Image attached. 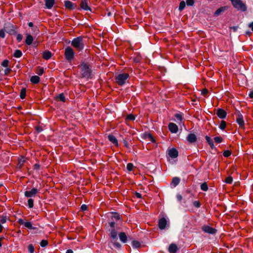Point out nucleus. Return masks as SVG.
Masks as SVG:
<instances>
[{"label":"nucleus","mask_w":253,"mask_h":253,"mask_svg":"<svg viewBox=\"0 0 253 253\" xmlns=\"http://www.w3.org/2000/svg\"><path fill=\"white\" fill-rule=\"evenodd\" d=\"M71 45L79 51L82 50L84 48L83 38L80 36L74 38L72 41Z\"/></svg>","instance_id":"1"},{"label":"nucleus","mask_w":253,"mask_h":253,"mask_svg":"<svg viewBox=\"0 0 253 253\" xmlns=\"http://www.w3.org/2000/svg\"><path fill=\"white\" fill-rule=\"evenodd\" d=\"M81 74L83 77L89 78L90 77L91 71L89 66L85 63H82L80 66Z\"/></svg>","instance_id":"2"},{"label":"nucleus","mask_w":253,"mask_h":253,"mask_svg":"<svg viewBox=\"0 0 253 253\" xmlns=\"http://www.w3.org/2000/svg\"><path fill=\"white\" fill-rule=\"evenodd\" d=\"M64 55L68 62H71L75 56V52L71 47H67L65 49Z\"/></svg>","instance_id":"3"},{"label":"nucleus","mask_w":253,"mask_h":253,"mask_svg":"<svg viewBox=\"0 0 253 253\" xmlns=\"http://www.w3.org/2000/svg\"><path fill=\"white\" fill-rule=\"evenodd\" d=\"M128 77L129 75L127 73L120 74L116 77V82L119 85H122L125 84Z\"/></svg>","instance_id":"4"},{"label":"nucleus","mask_w":253,"mask_h":253,"mask_svg":"<svg viewBox=\"0 0 253 253\" xmlns=\"http://www.w3.org/2000/svg\"><path fill=\"white\" fill-rule=\"evenodd\" d=\"M38 192L39 190L37 188H34L31 190L25 191L24 195L27 198L34 197Z\"/></svg>","instance_id":"5"},{"label":"nucleus","mask_w":253,"mask_h":253,"mask_svg":"<svg viewBox=\"0 0 253 253\" xmlns=\"http://www.w3.org/2000/svg\"><path fill=\"white\" fill-rule=\"evenodd\" d=\"M4 29L6 32L10 35H13L15 33L13 26L10 24L5 25L4 27Z\"/></svg>","instance_id":"6"},{"label":"nucleus","mask_w":253,"mask_h":253,"mask_svg":"<svg viewBox=\"0 0 253 253\" xmlns=\"http://www.w3.org/2000/svg\"><path fill=\"white\" fill-rule=\"evenodd\" d=\"M236 122L240 127H243L244 126V121L242 115L240 113L237 114V118L236 119Z\"/></svg>","instance_id":"7"},{"label":"nucleus","mask_w":253,"mask_h":253,"mask_svg":"<svg viewBox=\"0 0 253 253\" xmlns=\"http://www.w3.org/2000/svg\"><path fill=\"white\" fill-rule=\"evenodd\" d=\"M216 115L219 118L223 119L226 118L227 113L224 110L219 108L217 110Z\"/></svg>","instance_id":"8"},{"label":"nucleus","mask_w":253,"mask_h":253,"mask_svg":"<svg viewBox=\"0 0 253 253\" xmlns=\"http://www.w3.org/2000/svg\"><path fill=\"white\" fill-rule=\"evenodd\" d=\"M202 230L206 233H210V234H214L216 230L209 226H204L202 227Z\"/></svg>","instance_id":"9"},{"label":"nucleus","mask_w":253,"mask_h":253,"mask_svg":"<svg viewBox=\"0 0 253 253\" xmlns=\"http://www.w3.org/2000/svg\"><path fill=\"white\" fill-rule=\"evenodd\" d=\"M167 224V221L166 218H162L159 221V227L160 229L163 230L165 228Z\"/></svg>","instance_id":"10"},{"label":"nucleus","mask_w":253,"mask_h":253,"mask_svg":"<svg viewBox=\"0 0 253 253\" xmlns=\"http://www.w3.org/2000/svg\"><path fill=\"white\" fill-rule=\"evenodd\" d=\"M169 130L172 133H176L178 131V127L177 125L174 123H170L169 125Z\"/></svg>","instance_id":"11"},{"label":"nucleus","mask_w":253,"mask_h":253,"mask_svg":"<svg viewBox=\"0 0 253 253\" xmlns=\"http://www.w3.org/2000/svg\"><path fill=\"white\" fill-rule=\"evenodd\" d=\"M178 151L174 148L171 149L169 151L168 154L171 158H175L178 156Z\"/></svg>","instance_id":"12"},{"label":"nucleus","mask_w":253,"mask_h":253,"mask_svg":"<svg viewBox=\"0 0 253 253\" xmlns=\"http://www.w3.org/2000/svg\"><path fill=\"white\" fill-rule=\"evenodd\" d=\"M186 139L189 142L194 143L197 140V137L195 134L193 133H190L187 136Z\"/></svg>","instance_id":"13"},{"label":"nucleus","mask_w":253,"mask_h":253,"mask_svg":"<svg viewBox=\"0 0 253 253\" xmlns=\"http://www.w3.org/2000/svg\"><path fill=\"white\" fill-rule=\"evenodd\" d=\"M81 7L85 10H90L89 7L88 5L87 0H83L80 4Z\"/></svg>","instance_id":"14"},{"label":"nucleus","mask_w":253,"mask_h":253,"mask_svg":"<svg viewBox=\"0 0 253 253\" xmlns=\"http://www.w3.org/2000/svg\"><path fill=\"white\" fill-rule=\"evenodd\" d=\"M110 237L111 239H112L113 240H117V236H118V232L117 231L115 230V228H112L110 230Z\"/></svg>","instance_id":"15"},{"label":"nucleus","mask_w":253,"mask_h":253,"mask_svg":"<svg viewBox=\"0 0 253 253\" xmlns=\"http://www.w3.org/2000/svg\"><path fill=\"white\" fill-rule=\"evenodd\" d=\"M119 237L120 241L122 242L125 243L127 242V237L125 232H120L119 234Z\"/></svg>","instance_id":"16"},{"label":"nucleus","mask_w":253,"mask_h":253,"mask_svg":"<svg viewBox=\"0 0 253 253\" xmlns=\"http://www.w3.org/2000/svg\"><path fill=\"white\" fill-rule=\"evenodd\" d=\"M177 250V247L174 244H171L169 248V251L170 253H176Z\"/></svg>","instance_id":"17"},{"label":"nucleus","mask_w":253,"mask_h":253,"mask_svg":"<svg viewBox=\"0 0 253 253\" xmlns=\"http://www.w3.org/2000/svg\"><path fill=\"white\" fill-rule=\"evenodd\" d=\"M64 5L66 8L69 9H73L75 8L74 4L69 0L65 1Z\"/></svg>","instance_id":"18"},{"label":"nucleus","mask_w":253,"mask_h":253,"mask_svg":"<svg viewBox=\"0 0 253 253\" xmlns=\"http://www.w3.org/2000/svg\"><path fill=\"white\" fill-rule=\"evenodd\" d=\"M108 138L109 140L115 145H116V146L118 145V140L115 136H114L113 135H109L108 136Z\"/></svg>","instance_id":"19"},{"label":"nucleus","mask_w":253,"mask_h":253,"mask_svg":"<svg viewBox=\"0 0 253 253\" xmlns=\"http://www.w3.org/2000/svg\"><path fill=\"white\" fill-rule=\"evenodd\" d=\"M33 41V38L32 36L30 35H28L25 40L26 43L29 45H31Z\"/></svg>","instance_id":"20"},{"label":"nucleus","mask_w":253,"mask_h":253,"mask_svg":"<svg viewBox=\"0 0 253 253\" xmlns=\"http://www.w3.org/2000/svg\"><path fill=\"white\" fill-rule=\"evenodd\" d=\"M179 182L180 179L177 177H175L173 178L171 185L175 187L179 184Z\"/></svg>","instance_id":"21"},{"label":"nucleus","mask_w":253,"mask_h":253,"mask_svg":"<svg viewBox=\"0 0 253 253\" xmlns=\"http://www.w3.org/2000/svg\"><path fill=\"white\" fill-rule=\"evenodd\" d=\"M52 53L49 51H45L43 53V58L45 60H48L51 58Z\"/></svg>","instance_id":"22"},{"label":"nucleus","mask_w":253,"mask_h":253,"mask_svg":"<svg viewBox=\"0 0 253 253\" xmlns=\"http://www.w3.org/2000/svg\"><path fill=\"white\" fill-rule=\"evenodd\" d=\"M54 2V0H45V5L48 9H50Z\"/></svg>","instance_id":"23"},{"label":"nucleus","mask_w":253,"mask_h":253,"mask_svg":"<svg viewBox=\"0 0 253 253\" xmlns=\"http://www.w3.org/2000/svg\"><path fill=\"white\" fill-rule=\"evenodd\" d=\"M30 81L33 84H38L40 82V78L38 76H33L31 78Z\"/></svg>","instance_id":"24"},{"label":"nucleus","mask_w":253,"mask_h":253,"mask_svg":"<svg viewBox=\"0 0 253 253\" xmlns=\"http://www.w3.org/2000/svg\"><path fill=\"white\" fill-rule=\"evenodd\" d=\"M226 9V7H225V6L224 7H221L219 8L218 9H217L215 11V12L214 13V15L215 16L219 15L222 12H223Z\"/></svg>","instance_id":"25"},{"label":"nucleus","mask_w":253,"mask_h":253,"mask_svg":"<svg viewBox=\"0 0 253 253\" xmlns=\"http://www.w3.org/2000/svg\"><path fill=\"white\" fill-rule=\"evenodd\" d=\"M207 142L209 143L211 148L214 147V144L212 140L208 136H206Z\"/></svg>","instance_id":"26"},{"label":"nucleus","mask_w":253,"mask_h":253,"mask_svg":"<svg viewBox=\"0 0 253 253\" xmlns=\"http://www.w3.org/2000/svg\"><path fill=\"white\" fill-rule=\"evenodd\" d=\"M22 55V53L20 50H16L14 53L13 56L16 58H19Z\"/></svg>","instance_id":"27"},{"label":"nucleus","mask_w":253,"mask_h":253,"mask_svg":"<svg viewBox=\"0 0 253 253\" xmlns=\"http://www.w3.org/2000/svg\"><path fill=\"white\" fill-rule=\"evenodd\" d=\"M117 240L112 241L110 243L112 244L116 248H120L121 244L117 241Z\"/></svg>","instance_id":"28"},{"label":"nucleus","mask_w":253,"mask_h":253,"mask_svg":"<svg viewBox=\"0 0 253 253\" xmlns=\"http://www.w3.org/2000/svg\"><path fill=\"white\" fill-rule=\"evenodd\" d=\"M185 7V2L184 1H181L180 2V4H179V8H178V9L180 11H181L182 10H183L184 8Z\"/></svg>","instance_id":"29"},{"label":"nucleus","mask_w":253,"mask_h":253,"mask_svg":"<svg viewBox=\"0 0 253 253\" xmlns=\"http://www.w3.org/2000/svg\"><path fill=\"white\" fill-rule=\"evenodd\" d=\"M111 217L112 219H114L116 220H118L120 219V215L117 213H111Z\"/></svg>","instance_id":"30"},{"label":"nucleus","mask_w":253,"mask_h":253,"mask_svg":"<svg viewBox=\"0 0 253 253\" xmlns=\"http://www.w3.org/2000/svg\"><path fill=\"white\" fill-rule=\"evenodd\" d=\"M132 245L134 248H138L140 246V243L137 241H133L132 242Z\"/></svg>","instance_id":"31"},{"label":"nucleus","mask_w":253,"mask_h":253,"mask_svg":"<svg viewBox=\"0 0 253 253\" xmlns=\"http://www.w3.org/2000/svg\"><path fill=\"white\" fill-rule=\"evenodd\" d=\"M26 93V89L25 88L21 89V90L20 91V96L21 99H24L25 98Z\"/></svg>","instance_id":"32"},{"label":"nucleus","mask_w":253,"mask_h":253,"mask_svg":"<svg viewBox=\"0 0 253 253\" xmlns=\"http://www.w3.org/2000/svg\"><path fill=\"white\" fill-rule=\"evenodd\" d=\"M201 189L204 191H207L208 190V186L206 183H204L201 185Z\"/></svg>","instance_id":"33"},{"label":"nucleus","mask_w":253,"mask_h":253,"mask_svg":"<svg viewBox=\"0 0 253 253\" xmlns=\"http://www.w3.org/2000/svg\"><path fill=\"white\" fill-rule=\"evenodd\" d=\"M226 126V122L224 121H222L219 125V128L223 130L225 129Z\"/></svg>","instance_id":"34"},{"label":"nucleus","mask_w":253,"mask_h":253,"mask_svg":"<svg viewBox=\"0 0 253 253\" xmlns=\"http://www.w3.org/2000/svg\"><path fill=\"white\" fill-rule=\"evenodd\" d=\"M28 250L30 253H34V251H35L34 248V246L32 244H30L28 246Z\"/></svg>","instance_id":"35"},{"label":"nucleus","mask_w":253,"mask_h":253,"mask_svg":"<svg viewBox=\"0 0 253 253\" xmlns=\"http://www.w3.org/2000/svg\"><path fill=\"white\" fill-rule=\"evenodd\" d=\"M175 118L179 121L181 122L182 120V115L180 113L176 114L174 115Z\"/></svg>","instance_id":"36"},{"label":"nucleus","mask_w":253,"mask_h":253,"mask_svg":"<svg viewBox=\"0 0 253 253\" xmlns=\"http://www.w3.org/2000/svg\"><path fill=\"white\" fill-rule=\"evenodd\" d=\"M25 227L29 228V229H33L32 224L31 222H25L24 223Z\"/></svg>","instance_id":"37"},{"label":"nucleus","mask_w":253,"mask_h":253,"mask_svg":"<svg viewBox=\"0 0 253 253\" xmlns=\"http://www.w3.org/2000/svg\"><path fill=\"white\" fill-rule=\"evenodd\" d=\"M28 205L30 208H32L34 206V201L32 199H29L28 201Z\"/></svg>","instance_id":"38"},{"label":"nucleus","mask_w":253,"mask_h":253,"mask_svg":"<svg viewBox=\"0 0 253 253\" xmlns=\"http://www.w3.org/2000/svg\"><path fill=\"white\" fill-rule=\"evenodd\" d=\"M133 168V165L132 164H131V163L127 164V165L126 166V169L128 171H130L132 170Z\"/></svg>","instance_id":"39"},{"label":"nucleus","mask_w":253,"mask_h":253,"mask_svg":"<svg viewBox=\"0 0 253 253\" xmlns=\"http://www.w3.org/2000/svg\"><path fill=\"white\" fill-rule=\"evenodd\" d=\"M9 64V61L8 60H4L1 63V66H2L4 67H7Z\"/></svg>","instance_id":"40"},{"label":"nucleus","mask_w":253,"mask_h":253,"mask_svg":"<svg viewBox=\"0 0 253 253\" xmlns=\"http://www.w3.org/2000/svg\"><path fill=\"white\" fill-rule=\"evenodd\" d=\"M58 98L62 102H65V97L63 93L60 94L58 96Z\"/></svg>","instance_id":"41"},{"label":"nucleus","mask_w":253,"mask_h":253,"mask_svg":"<svg viewBox=\"0 0 253 253\" xmlns=\"http://www.w3.org/2000/svg\"><path fill=\"white\" fill-rule=\"evenodd\" d=\"M25 161V159L24 157H22L20 159H19L18 161V164L20 165V167H21L24 163Z\"/></svg>","instance_id":"42"},{"label":"nucleus","mask_w":253,"mask_h":253,"mask_svg":"<svg viewBox=\"0 0 253 253\" xmlns=\"http://www.w3.org/2000/svg\"><path fill=\"white\" fill-rule=\"evenodd\" d=\"M225 181L226 183L230 184L233 181V178L231 176H228L226 178Z\"/></svg>","instance_id":"43"},{"label":"nucleus","mask_w":253,"mask_h":253,"mask_svg":"<svg viewBox=\"0 0 253 253\" xmlns=\"http://www.w3.org/2000/svg\"><path fill=\"white\" fill-rule=\"evenodd\" d=\"M214 140L216 143H221L222 141V138L219 136H216L214 138Z\"/></svg>","instance_id":"44"},{"label":"nucleus","mask_w":253,"mask_h":253,"mask_svg":"<svg viewBox=\"0 0 253 253\" xmlns=\"http://www.w3.org/2000/svg\"><path fill=\"white\" fill-rule=\"evenodd\" d=\"M48 244V242L46 240H42L40 243L41 246L42 247H44L46 246Z\"/></svg>","instance_id":"45"},{"label":"nucleus","mask_w":253,"mask_h":253,"mask_svg":"<svg viewBox=\"0 0 253 253\" xmlns=\"http://www.w3.org/2000/svg\"><path fill=\"white\" fill-rule=\"evenodd\" d=\"M223 156L225 157H228L231 155V152L229 150H226L223 152Z\"/></svg>","instance_id":"46"},{"label":"nucleus","mask_w":253,"mask_h":253,"mask_svg":"<svg viewBox=\"0 0 253 253\" xmlns=\"http://www.w3.org/2000/svg\"><path fill=\"white\" fill-rule=\"evenodd\" d=\"M186 3L187 5L192 6L194 3V0H187Z\"/></svg>","instance_id":"47"},{"label":"nucleus","mask_w":253,"mask_h":253,"mask_svg":"<svg viewBox=\"0 0 253 253\" xmlns=\"http://www.w3.org/2000/svg\"><path fill=\"white\" fill-rule=\"evenodd\" d=\"M135 116L132 114L128 115L127 116V119L129 120L133 121L135 120Z\"/></svg>","instance_id":"48"},{"label":"nucleus","mask_w":253,"mask_h":253,"mask_svg":"<svg viewBox=\"0 0 253 253\" xmlns=\"http://www.w3.org/2000/svg\"><path fill=\"white\" fill-rule=\"evenodd\" d=\"M43 72H44V70L43 68H40L38 72H37V74L40 75V76H41L43 73Z\"/></svg>","instance_id":"49"},{"label":"nucleus","mask_w":253,"mask_h":253,"mask_svg":"<svg viewBox=\"0 0 253 253\" xmlns=\"http://www.w3.org/2000/svg\"><path fill=\"white\" fill-rule=\"evenodd\" d=\"M16 39L18 42H20L22 40V36L21 34H18L16 37Z\"/></svg>","instance_id":"50"},{"label":"nucleus","mask_w":253,"mask_h":253,"mask_svg":"<svg viewBox=\"0 0 253 253\" xmlns=\"http://www.w3.org/2000/svg\"><path fill=\"white\" fill-rule=\"evenodd\" d=\"M5 37L4 31L3 30H0V37L4 38Z\"/></svg>","instance_id":"51"},{"label":"nucleus","mask_w":253,"mask_h":253,"mask_svg":"<svg viewBox=\"0 0 253 253\" xmlns=\"http://www.w3.org/2000/svg\"><path fill=\"white\" fill-rule=\"evenodd\" d=\"M193 205L195 207L199 208L200 207V203L198 201H195L193 203Z\"/></svg>","instance_id":"52"},{"label":"nucleus","mask_w":253,"mask_h":253,"mask_svg":"<svg viewBox=\"0 0 253 253\" xmlns=\"http://www.w3.org/2000/svg\"><path fill=\"white\" fill-rule=\"evenodd\" d=\"M87 206L86 205H82L81 209L82 211H85L87 209Z\"/></svg>","instance_id":"53"},{"label":"nucleus","mask_w":253,"mask_h":253,"mask_svg":"<svg viewBox=\"0 0 253 253\" xmlns=\"http://www.w3.org/2000/svg\"><path fill=\"white\" fill-rule=\"evenodd\" d=\"M10 71H11V69H10L8 68H6L4 70L5 74L7 75Z\"/></svg>","instance_id":"54"},{"label":"nucleus","mask_w":253,"mask_h":253,"mask_svg":"<svg viewBox=\"0 0 253 253\" xmlns=\"http://www.w3.org/2000/svg\"><path fill=\"white\" fill-rule=\"evenodd\" d=\"M147 137H148V138H149L150 139V140H151L152 141H154V138H153V136H152L151 134H148L147 135Z\"/></svg>","instance_id":"55"},{"label":"nucleus","mask_w":253,"mask_h":253,"mask_svg":"<svg viewBox=\"0 0 253 253\" xmlns=\"http://www.w3.org/2000/svg\"><path fill=\"white\" fill-rule=\"evenodd\" d=\"M176 198L179 201H180L182 198V196L181 195H177L176 196Z\"/></svg>","instance_id":"56"},{"label":"nucleus","mask_w":253,"mask_h":253,"mask_svg":"<svg viewBox=\"0 0 253 253\" xmlns=\"http://www.w3.org/2000/svg\"><path fill=\"white\" fill-rule=\"evenodd\" d=\"M135 196L138 198H141V194L139 193L136 192L135 193Z\"/></svg>","instance_id":"57"},{"label":"nucleus","mask_w":253,"mask_h":253,"mask_svg":"<svg viewBox=\"0 0 253 253\" xmlns=\"http://www.w3.org/2000/svg\"><path fill=\"white\" fill-rule=\"evenodd\" d=\"M110 227L112 228H114L115 227V222H111L110 223Z\"/></svg>","instance_id":"58"},{"label":"nucleus","mask_w":253,"mask_h":253,"mask_svg":"<svg viewBox=\"0 0 253 253\" xmlns=\"http://www.w3.org/2000/svg\"><path fill=\"white\" fill-rule=\"evenodd\" d=\"M249 27H250L253 32V21L249 24Z\"/></svg>","instance_id":"59"},{"label":"nucleus","mask_w":253,"mask_h":253,"mask_svg":"<svg viewBox=\"0 0 253 253\" xmlns=\"http://www.w3.org/2000/svg\"><path fill=\"white\" fill-rule=\"evenodd\" d=\"M208 92V90H207V89H204V90H202V93L203 95H205L207 94Z\"/></svg>","instance_id":"60"},{"label":"nucleus","mask_w":253,"mask_h":253,"mask_svg":"<svg viewBox=\"0 0 253 253\" xmlns=\"http://www.w3.org/2000/svg\"><path fill=\"white\" fill-rule=\"evenodd\" d=\"M124 143L125 146L126 148H128V142H127V141H126V140H124Z\"/></svg>","instance_id":"61"},{"label":"nucleus","mask_w":253,"mask_h":253,"mask_svg":"<svg viewBox=\"0 0 253 253\" xmlns=\"http://www.w3.org/2000/svg\"><path fill=\"white\" fill-rule=\"evenodd\" d=\"M249 95L251 98H253V90L250 91V92L249 94Z\"/></svg>","instance_id":"62"},{"label":"nucleus","mask_w":253,"mask_h":253,"mask_svg":"<svg viewBox=\"0 0 253 253\" xmlns=\"http://www.w3.org/2000/svg\"><path fill=\"white\" fill-rule=\"evenodd\" d=\"M36 129H37V130L39 132H41V131H42V129L40 127H39V126H37V127H36Z\"/></svg>","instance_id":"63"},{"label":"nucleus","mask_w":253,"mask_h":253,"mask_svg":"<svg viewBox=\"0 0 253 253\" xmlns=\"http://www.w3.org/2000/svg\"><path fill=\"white\" fill-rule=\"evenodd\" d=\"M66 253H73V251L72 250H67Z\"/></svg>","instance_id":"64"}]
</instances>
